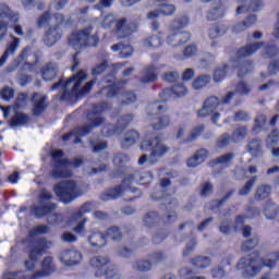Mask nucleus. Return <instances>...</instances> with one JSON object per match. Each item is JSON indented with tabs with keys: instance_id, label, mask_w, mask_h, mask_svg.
<instances>
[{
	"instance_id": "f257e3e1",
	"label": "nucleus",
	"mask_w": 279,
	"mask_h": 279,
	"mask_svg": "<svg viewBox=\"0 0 279 279\" xmlns=\"http://www.w3.org/2000/svg\"><path fill=\"white\" fill-rule=\"evenodd\" d=\"M86 80V74L84 72H80L77 75L72 76L69 81H60L51 87V90H58L61 88L63 90V95L61 99H66L68 97H84L87 93H90V88L95 84V81L87 83L83 88L82 82Z\"/></svg>"
},
{
	"instance_id": "f03ea898",
	"label": "nucleus",
	"mask_w": 279,
	"mask_h": 279,
	"mask_svg": "<svg viewBox=\"0 0 279 279\" xmlns=\"http://www.w3.org/2000/svg\"><path fill=\"white\" fill-rule=\"evenodd\" d=\"M279 260L278 253H270L267 255L266 259L264 260L263 265L258 259L247 256L242 259L236 265V269L242 271L245 278H254L258 271H260L262 267H276V263Z\"/></svg>"
},
{
	"instance_id": "7ed1b4c3",
	"label": "nucleus",
	"mask_w": 279,
	"mask_h": 279,
	"mask_svg": "<svg viewBox=\"0 0 279 279\" xmlns=\"http://www.w3.org/2000/svg\"><path fill=\"white\" fill-rule=\"evenodd\" d=\"M141 149L142 151H150V157L147 159V155H143L138 159V165H145V162H148V165H154V162H156V159L154 158H162V156L169 151V147L162 143V140L159 137L151 140V135L145 136V138L142 141Z\"/></svg>"
},
{
	"instance_id": "20e7f679",
	"label": "nucleus",
	"mask_w": 279,
	"mask_h": 279,
	"mask_svg": "<svg viewBox=\"0 0 279 279\" xmlns=\"http://www.w3.org/2000/svg\"><path fill=\"white\" fill-rule=\"evenodd\" d=\"M186 25H189V16L186 15L177 17L174 21H172L170 23V32L172 34L168 36L167 45L175 49L180 47V45L189 43L191 39V34L189 32H182Z\"/></svg>"
},
{
	"instance_id": "39448f33",
	"label": "nucleus",
	"mask_w": 279,
	"mask_h": 279,
	"mask_svg": "<svg viewBox=\"0 0 279 279\" xmlns=\"http://www.w3.org/2000/svg\"><path fill=\"white\" fill-rule=\"evenodd\" d=\"M26 99L27 96L25 94H20L13 107L5 108L0 106V110L3 112L4 119H8L10 114H13L10 122L12 128H21V125H25V123L29 122V117L21 112V109L25 108L27 104Z\"/></svg>"
},
{
	"instance_id": "423d86ee",
	"label": "nucleus",
	"mask_w": 279,
	"mask_h": 279,
	"mask_svg": "<svg viewBox=\"0 0 279 279\" xmlns=\"http://www.w3.org/2000/svg\"><path fill=\"white\" fill-rule=\"evenodd\" d=\"M68 43L73 49H82V47H97L99 37L90 35V28L81 32H74L70 35Z\"/></svg>"
},
{
	"instance_id": "0eeeda50",
	"label": "nucleus",
	"mask_w": 279,
	"mask_h": 279,
	"mask_svg": "<svg viewBox=\"0 0 279 279\" xmlns=\"http://www.w3.org/2000/svg\"><path fill=\"white\" fill-rule=\"evenodd\" d=\"M223 104L228 102H225L223 99L220 101L219 98L211 96L205 100L203 108L197 111V117L204 118L210 114L213 123H218L221 119L220 110H223Z\"/></svg>"
},
{
	"instance_id": "6e6552de",
	"label": "nucleus",
	"mask_w": 279,
	"mask_h": 279,
	"mask_svg": "<svg viewBox=\"0 0 279 279\" xmlns=\"http://www.w3.org/2000/svg\"><path fill=\"white\" fill-rule=\"evenodd\" d=\"M54 193L60 197L63 204H69V202H73L77 195H82V190H80V186L73 181H63L54 186Z\"/></svg>"
},
{
	"instance_id": "1a4fd4ad",
	"label": "nucleus",
	"mask_w": 279,
	"mask_h": 279,
	"mask_svg": "<svg viewBox=\"0 0 279 279\" xmlns=\"http://www.w3.org/2000/svg\"><path fill=\"white\" fill-rule=\"evenodd\" d=\"M49 245H51V243L47 242V240L45 239H41L37 242H33L31 244L29 260L25 263L26 269L32 270L36 267V263H38V258L43 256V254L45 253V250H47Z\"/></svg>"
},
{
	"instance_id": "9d476101",
	"label": "nucleus",
	"mask_w": 279,
	"mask_h": 279,
	"mask_svg": "<svg viewBox=\"0 0 279 279\" xmlns=\"http://www.w3.org/2000/svg\"><path fill=\"white\" fill-rule=\"evenodd\" d=\"M62 156H64L62 150H52V158L56 161L52 178L56 180H58V178H71V170H69L71 163L62 158Z\"/></svg>"
},
{
	"instance_id": "9b49d317",
	"label": "nucleus",
	"mask_w": 279,
	"mask_h": 279,
	"mask_svg": "<svg viewBox=\"0 0 279 279\" xmlns=\"http://www.w3.org/2000/svg\"><path fill=\"white\" fill-rule=\"evenodd\" d=\"M93 210V205L92 204H85L81 207V209L74 214L70 220H69V226L72 227V230L76 232V234H82L84 232V226L86 223V219L84 215L86 213H90Z\"/></svg>"
},
{
	"instance_id": "f8f14e48",
	"label": "nucleus",
	"mask_w": 279,
	"mask_h": 279,
	"mask_svg": "<svg viewBox=\"0 0 279 279\" xmlns=\"http://www.w3.org/2000/svg\"><path fill=\"white\" fill-rule=\"evenodd\" d=\"M154 177L149 172H135L123 180L122 187L125 193H136V190H130L131 184H149Z\"/></svg>"
},
{
	"instance_id": "ddd939ff",
	"label": "nucleus",
	"mask_w": 279,
	"mask_h": 279,
	"mask_svg": "<svg viewBox=\"0 0 279 279\" xmlns=\"http://www.w3.org/2000/svg\"><path fill=\"white\" fill-rule=\"evenodd\" d=\"M59 260L65 267H73L82 263V253L75 248L65 250L60 253Z\"/></svg>"
},
{
	"instance_id": "4468645a",
	"label": "nucleus",
	"mask_w": 279,
	"mask_h": 279,
	"mask_svg": "<svg viewBox=\"0 0 279 279\" xmlns=\"http://www.w3.org/2000/svg\"><path fill=\"white\" fill-rule=\"evenodd\" d=\"M108 258L104 256H95L89 259V267L93 274L99 278L104 276V274H108Z\"/></svg>"
},
{
	"instance_id": "2eb2a0df",
	"label": "nucleus",
	"mask_w": 279,
	"mask_h": 279,
	"mask_svg": "<svg viewBox=\"0 0 279 279\" xmlns=\"http://www.w3.org/2000/svg\"><path fill=\"white\" fill-rule=\"evenodd\" d=\"M247 135V130L245 128H239L233 132L232 138L230 135L223 134L218 138V147H226L230 143H241L243 138Z\"/></svg>"
},
{
	"instance_id": "dca6fc26",
	"label": "nucleus",
	"mask_w": 279,
	"mask_h": 279,
	"mask_svg": "<svg viewBox=\"0 0 279 279\" xmlns=\"http://www.w3.org/2000/svg\"><path fill=\"white\" fill-rule=\"evenodd\" d=\"M116 27H117L118 38H125V36H130V34L138 29V23L137 22L128 23L125 19H120L117 21Z\"/></svg>"
},
{
	"instance_id": "f3484780",
	"label": "nucleus",
	"mask_w": 279,
	"mask_h": 279,
	"mask_svg": "<svg viewBox=\"0 0 279 279\" xmlns=\"http://www.w3.org/2000/svg\"><path fill=\"white\" fill-rule=\"evenodd\" d=\"M189 95V89L184 84L174 85L171 89H165L161 92L160 97L162 101H167L168 99H178L180 97H184Z\"/></svg>"
},
{
	"instance_id": "a211bd4d",
	"label": "nucleus",
	"mask_w": 279,
	"mask_h": 279,
	"mask_svg": "<svg viewBox=\"0 0 279 279\" xmlns=\"http://www.w3.org/2000/svg\"><path fill=\"white\" fill-rule=\"evenodd\" d=\"M172 14H175V5L166 3V4L159 5V8L154 11H149L146 16L147 19L154 20V19H158L160 15L172 16Z\"/></svg>"
},
{
	"instance_id": "6ab92c4d",
	"label": "nucleus",
	"mask_w": 279,
	"mask_h": 279,
	"mask_svg": "<svg viewBox=\"0 0 279 279\" xmlns=\"http://www.w3.org/2000/svg\"><path fill=\"white\" fill-rule=\"evenodd\" d=\"M53 271H56V265L53 264V258L46 257L41 263V271L36 272L32 279L47 278V276H51Z\"/></svg>"
},
{
	"instance_id": "aec40b11",
	"label": "nucleus",
	"mask_w": 279,
	"mask_h": 279,
	"mask_svg": "<svg viewBox=\"0 0 279 279\" xmlns=\"http://www.w3.org/2000/svg\"><path fill=\"white\" fill-rule=\"evenodd\" d=\"M102 93H107L108 97H114L118 93H121L123 86H125V82H121L118 84H113L112 81H102Z\"/></svg>"
},
{
	"instance_id": "412c9836",
	"label": "nucleus",
	"mask_w": 279,
	"mask_h": 279,
	"mask_svg": "<svg viewBox=\"0 0 279 279\" xmlns=\"http://www.w3.org/2000/svg\"><path fill=\"white\" fill-rule=\"evenodd\" d=\"M117 17L112 13H101L99 19H95L93 24L102 29H110Z\"/></svg>"
},
{
	"instance_id": "4be33fe9",
	"label": "nucleus",
	"mask_w": 279,
	"mask_h": 279,
	"mask_svg": "<svg viewBox=\"0 0 279 279\" xmlns=\"http://www.w3.org/2000/svg\"><path fill=\"white\" fill-rule=\"evenodd\" d=\"M29 53V48H26L22 51L21 56L17 57V59L8 68L9 73H12V71H15L19 69H29V63L25 61V58H27V54Z\"/></svg>"
},
{
	"instance_id": "5701e85b",
	"label": "nucleus",
	"mask_w": 279,
	"mask_h": 279,
	"mask_svg": "<svg viewBox=\"0 0 279 279\" xmlns=\"http://www.w3.org/2000/svg\"><path fill=\"white\" fill-rule=\"evenodd\" d=\"M60 38H62V31L60 27L50 28L44 37V43L47 47H52V45H56Z\"/></svg>"
},
{
	"instance_id": "b1692460",
	"label": "nucleus",
	"mask_w": 279,
	"mask_h": 279,
	"mask_svg": "<svg viewBox=\"0 0 279 279\" xmlns=\"http://www.w3.org/2000/svg\"><path fill=\"white\" fill-rule=\"evenodd\" d=\"M247 93H250V85H246L245 82H240L235 87V92H231L225 96L223 102L230 104L236 95H247Z\"/></svg>"
},
{
	"instance_id": "393cba45",
	"label": "nucleus",
	"mask_w": 279,
	"mask_h": 279,
	"mask_svg": "<svg viewBox=\"0 0 279 279\" xmlns=\"http://www.w3.org/2000/svg\"><path fill=\"white\" fill-rule=\"evenodd\" d=\"M234 71V62H229L226 65H222L215 70L214 72V82H222L226 78L227 73Z\"/></svg>"
},
{
	"instance_id": "a878e982",
	"label": "nucleus",
	"mask_w": 279,
	"mask_h": 279,
	"mask_svg": "<svg viewBox=\"0 0 279 279\" xmlns=\"http://www.w3.org/2000/svg\"><path fill=\"white\" fill-rule=\"evenodd\" d=\"M47 97L40 95V94H35L33 96V104H34V109L33 112L34 114L38 116L47 108V104L45 102Z\"/></svg>"
},
{
	"instance_id": "bb28decb",
	"label": "nucleus",
	"mask_w": 279,
	"mask_h": 279,
	"mask_svg": "<svg viewBox=\"0 0 279 279\" xmlns=\"http://www.w3.org/2000/svg\"><path fill=\"white\" fill-rule=\"evenodd\" d=\"M208 158V150L201 149L187 160V167H197Z\"/></svg>"
},
{
	"instance_id": "cd10ccee",
	"label": "nucleus",
	"mask_w": 279,
	"mask_h": 279,
	"mask_svg": "<svg viewBox=\"0 0 279 279\" xmlns=\"http://www.w3.org/2000/svg\"><path fill=\"white\" fill-rule=\"evenodd\" d=\"M156 71H158V68H156V65H149L148 68H146L143 71L142 83L149 84V82H156V80H158Z\"/></svg>"
},
{
	"instance_id": "c85d7f7f",
	"label": "nucleus",
	"mask_w": 279,
	"mask_h": 279,
	"mask_svg": "<svg viewBox=\"0 0 279 279\" xmlns=\"http://www.w3.org/2000/svg\"><path fill=\"white\" fill-rule=\"evenodd\" d=\"M106 235L97 232H92L88 236V243L92 247H104L106 245Z\"/></svg>"
},
{
	"instance_id": "c756f323",
	"label": "nucleus",
	"mask_w": 279,
	"mask_h": 279,
	"mask_svg": "<svg viewBox=\"0 0 279 279\" xmlns=\"http://www.w3.org/2000/svg\"><path fill=\"white\" fill-rule=\"evenodd\" d=\"M138 138H141V135L138 134V132L129 131L126 132L124 140L121 143V146L123 147V149H128V147H132V145H134V143H136Z\"/></svg>"
},
{
	"instance_id": "7c9ffc66",
	"label": "nucleus",
	"mask_w": 279,
	"mask_h": 279,
	"mask_svg": "<svg viewBox=\"0 0 279 279\" xmlns=\"http://www.w3.org/2000/svg\"><path fill=\"white\" fill-rule=\"evenodd\" d=\"M43 78L46 82H51V80H54V77L58 75V66L56 63H50L46 65V68L41 72Z\"/></svg>"
},
{
	"instance_id": "2f4dec72",
	"label": "nucleus",
	"mask_w": 279,
	"mask_h": 279,
	"mask_svg": "<svg viewBox=\"0 0 279 279\" xmlns=\"http://www.w3.org/2000/svg\"><path fill=\"white\" fill-rule=\"evenodd\" d=\"M208 84H210V76L201 75L192 82V88L193 90H202V88H206Z\"/></svg>"
},
{
	"instance_id": "473e14b6",
	"label": "nucleus",
	"mask_w": 279,
	"mask_h": 279,
	"mask_svg": "<svg viewBox=\"0 0 279 279\" xmlns=\"http://www.w3.org/2000/svg\"><path fill=\"white\" fill-rule=\"evenodd\" d=\"M16 49H19V39H14V41L7 48L4 54L0 59V66H3V63L8 62V56L14 53Z\"/></svg>"
},
{
	"instance_id": "72a5a7b5",
	"label": "nucleus",
	"mask_w": 279,
	"mask_h": 279,
	"mask_svg": "<svg viewBox=\"0 0 279 279\" xmlns=\"http://www.w3.org/2000/svg\"><path fill=\"white\" fill-rule=\"evenodd\" d=\"M256 23V16L252 15L245 20L244 23H240L236 26H234L233 32L234 34H239V32H243V29H247V27H252Z\"/></svg>"
},
{
	"instance_id": "f704fd0d",
	"label": "nucleus",
	"mask_w": 279,
	"mask_h": 279,
	"mask_svg": "<svg viewBox=\"0 0 279 279\" xmlns=\"http://www.w3.org/2000/svg\"><path fill=\"white\" fill-rule=\"evenodd\" d=\"M263 43H256V44H252L246 46L245 48H242L240 50L241 56H252V53H256V51H258V49H260L263 47Z\"/></svg>"
},
{
	"instance_id": "c9c22d12",
	"label": "nucleus",
	"mask_w": 279,
	"mask_h": 279,
	"mask_svg": "<svg viewBox=\"0 0 279 279\" xmlns=\"http://www.w3.org/2000/svg\"><path fill=\"white\" fill-rule=\"evenodd\" d=\"M56 205L51 203H47L44 207H34L33 213L36 217H43V215H47L50 210H54Z\"/></svg>"
},
{
	"instance_id": "e433bc0d",
	"label": "nucleus",
	"mask_w": 279,
	"mask_h": 279,
	"mask_svg": "<svg viewBox=\"0 0 279 279\" xmlns=\"http://www.w3.org/2000/svg\"><path fill=\"white\" fill-rule=\"evenodd\" d=\"M192 265L198 269H206V267H210V258L198 256L192 260Z\"/></svg>"
},
{
	"instance_id": "4c0bfd02",
	"label": "nucleus",
	"mask_w": 279,
	"mask_h": 279,
	"mask_svg": "<svg viewBox=\"0 0 279 279\" xmlns=\"http://www.w3.org/2000/svg\"><path fill=\"white\" fill-rule=\"evenodd\" d=\"M160 45H162V39L159 36H153L144 40V47L146 49L160 47Z\"/></svg>"
},
{
	"instance_id": "58836bf2",
	"label": "nucleus",
	"mask_w": 279,
	"mask_h": 279,
	"mask_svg": "<svg viewBox=\"0 0 279 279\" xmlns=\"http://www.w3.org/2000/svg\"><path fill=\"white\" fill-rule=\"evenodd\" d=\"M88 132H90V129H88V126H84L82 129H76L72 133L64 135L63 141H70V138H73V136H77V137L86 136V134H88Z\"/></svg>"
},
{
	"instance_id": "ea45409f",
	"label": "nucleus",
	"mask_w": 279,
	"mask_h": 279,
	"mask_svg": "<svg viewBox=\"0 0 279 279\" xmlns=\"http://www.w3.org/2000/svg\"><path fill=\"white\" fill-rule=\"evenodd\" d=\"M262 2L260 0H252L251 2V7H245V5H240L238 7V14H242V12H245V10H252L253 12H256V10H258V8H260Z\"/></svg>"
},
{
	"instance_id": "a19ab883",
	"label": "nucleus",
	"mask_w": 279,
	"mask_h": 279,
	"mask_svg": "<svg viewBox=\"0 0 279 279\" xmlns=\"http://www.w3.org/2000/svg\"><path fill=\"white\" fill-rule=\"evenodd\" d=\"M94 112V121L98 122H93L92 128H98V125L101 123V118L99 117V112H104V105L95 106L93 109Z\"/></svg>"
},
{
	"instance_id": "79ce46f5",
	"label": "nucleus",
	"mask_w": 279,
	"mask_h": 279,
	"mask_svg": "<svg viewBox=\"0 0 279 279\" xmlns=\"http://www.w3.org/2000/svg\"><path fill=\"white\" fill-rule=\"evenodd\" d=\"M235 228H236V230L242 228L243 236H245V238H247V236H250V234H252L251 227H243V217L236 218Z\"/></svg>"
},
{
	"instance_id": "37998d69",
	"label": "nucleus",
	"mask_w": 279,
	"mask_h": 279,
	"mask_svg": "<svg viewBox=\"0 0 279 279\" xmlns=\"http://www.w3.org/2000/svg\"><path fill=\"white\" fill-rule=\"evenodd\" d=\"M169 123H170L169 117L163 116L162 118H158L157 122L153 123V128L154 130H162V128H167Z\"/></svg>"
},
{
	"instance_id": "c03bdc74",
	"label": "nucleus",
	"mask_w": 279,
	"mask_h": 279,
	"mask_svg": "<svg viewBox=\"0 0 279 279\" xmlns=\"http://www.w3.org/2000/svg\"><path fill=\"white\" fill-rule=\"evenodd\" d=\"M270 193L271 187L269 185H263L259 189H257L256 197L259 199H265V197H269Z\"/></svg>"
},
{
	"instance_id": "a18cd8bd",
	"label": "nucleus",
	"mask_w": 279,
	"mask_h": 279,
	"mask_svg": "<svg viewBox=\"0 0 279 279\" xmlns=\"http://www.w3.org/2000/svg\"><path fill=\"white\" fill-rule=\"evenodd\" d=\"M107 239H112V241H118V239H121V231H119V228L113 227L108 229L107 235H105Z\"/></svg>"
},
{
	"instance_id": "49530a36",
	"label": "nucleus",
	"mask_w": 279,
	"mask_h": 279,
	"mask_svg": "<svg viewBox=\"0 0 279 279\" xmlns=\"http://www.w3.org/2000/svg\"><path fill=\"white\" fill-rule=\"evenodd\" d=\"M257 245H258V239L254 238V239L248 240L242 244V251L250 252V250H254V247Z\"/></svg>"
},
{
	"instance_id": "de8ad7c7",
	"label": "nucleus",
	"mask_w": 279,
	"mask_h": 279,
	"mask_svg": "<svg viewBox=\"0 0 279 279\" xmlns=\"http://www.w3.org/2000/svg\"><path fill=\"white\" fill-rule=\"evenodd\" d=\"M134 267L137 269V271H149V269H151V262H137Z\"/></svg>"
},
{
	"instance_id": "09e8293b",
	"label": "nucleus",
	"mask_w": 279,
	"mask_h": 279,
	"mask_svg": "<svg viewBox=\"0 0 279 279\" xmlns=\"http://www.w3.org/2000/svg\"><path fill=\"white\" fill-rule=\"evenodd\" d=\"M221 16H223V9L218 8L210 11L209 14L207 15V19L209 21H217V19H221Z\"/></svg>"
},
{
	"instance_id": "8fccbe9b",
	"label": "nucleus",
	"mask_w": 279,
	"mask_h": 279,
	"mask_svg": "<svg viewBox=\"0 0 279 279\" xmlns=\"http://www.w3.org/2000/svg\"><path fill=\"white\" fill-rule=\"evenodd\" d=\"M47 232H49V227L48 226H39V227L34 228L29 232V236H36L38 234H47Z\"/></svg>"
},
{
	"instance_id": "3c124183",
	"label": "nucleus",
	"mask_w": 279,
	"mask_h": 279,
	"mask_svg": "<svg viewBox=\"0 0 279 279\" xmlns=\"http://www.w3.org/2000/svg\"><path fill=\"white\" fill-rule=\"evenodd\" d=\"M0 95L4 99V101H10V99L14 97V89L5 87L1 90Z\"/></svg>"
},
{
	"instance_id": "603ef678",
	"label": "nucleus",
	"mask_w": 279,
	"mask_h": 279,
	"mask_svg": "<svg viewBox=\"0 0 279 279\" xmlns=\"http://www.w3.org/2000/svg\"><path fill=\"white\" fill-rule=\"evenodd\" d=\"M266 143H267L268 147H274V145H276V143H278V131H272L269 134Z\"/></svg>"
},
{
	"instance_id": "864d4df0",
	"label": "nucleus",
	"mask_w": 279,
	"mask_h": 279,
	"mask_svg": "<svg viewBox=\"0 0 279 279\" xmlns=\"http://www.w3.org/2000/svg\"><path fill=\"white\" fill-rule=\"evenodd\" d=\"M11 22L13 23L12 27L15 34H17V36H23V28L21 27V25H19V17L17 16L11 17Z\"/></svg>"
},
{
	"instance_id": "5fc2aeb1",
	"label": "nucleus",
	"mask_w": 279,
	"mask_h": 279,
	"mask_svg": "<svg viewBox=\"0 0 279 279\" xmlns=\"http://www.w3.org/2000/svg\"><path fill=\"white\" fill-rule=\"evenodd\" d=\"M197 53V46L190 45L184 49L183 56L185 58H191Z\"/></svg>"
},
{
	"instance_id": "6e6d98bb",
	"label": "nucleus",
	"mask_w": 279,
	"mask_h": 279,
	"mask_svg": "<svg viewBox=\"0 0 279 279\" xmlns=\"http://www.w3.org/2000/svg\"><path fill=\"white\" fill-rule=\"evenodd\" d=\"M254 182H256V177H254L252 180H250L245 186L240 191V195H247L250 191H252V186H254Z\"/></svg>"
},
{
	"instance_id": "4d7b16f0",
	"label": "nucleus",
	"mask_w": 279,
	"mask_h": 279,
	"mask_svg": "<svg viewBox=\"0 0 279 279\" xmlns=\"http://www.w3.org/2000/svg\"><path fill=\"white\" fill-rule=\"evenodd\" d=\"M132 53H134L132 46H122L120 50L121 58H130Z\"/></svg>"
},
{
	"instance_id": "13d9d810",
	"label": "nucleus",
	"mask_w": 279,
	"mask_h": 279,
	"mask_svg": "<svg viewBox=\"0 0 279 279\" xmlns=\"http://www.w3.org/2000/svg\"><path fill=\"white\" fill-rule=\"evenodd\" d=\"M119 131L114 129L112 124H109L102 129V135L104 136H113V134H117Z\"/></svg>"
},
{
	"instance_id": "bf43d9fd",
	"label": "nucleus",
	"mask_w": 279,
	"mask_h": 279,
	"mask_svg": "<svg viewBox=\"0 0 279 279\" xmlns=\"http://www.w3.org/2000/svg\"><path fill=\"white\" fill-rule=\"evenodd\" d=\"M202 132H204V126L201 125V126L196 128V129L192 132L191 136L187 137L185 141H186L187 143H191V141H195V138H197V137L199 136V134H202Z\"/></svg>"
},
{
	"instance_id": "052dcab7",
	"label": "nucleus",
	"mask_w": 279,
	"mask_h": 279,
	"mask_svg": "<svg viewBox=\"0 0 279 279\" xmlns=\"http://www.w3.org/2000/svg\"><path fill=\"white\" fill-rule=\"evenodd\" d=\"M114 0H100L98 4L95 5L96 10H104V8H111Z\"/></svg>"
},
{
	"instance_id": "680f3d73",
	"label": "nucleus",
	"mask_w": 279,
	"mask_h": 279,
	"mask_svg": "<svg viewBox=\"0 0 279 279\" xmlns=\"http://www.w3.org/2000/svg\"><path fill=\"white\" fill-rule=\"evenodd\" d=\"M193 77H195V71H193V69H186L183 72V75H182L183 82H190V80H193Z\"/></svg>"
},
{
	"instance_id": "e2e57ef3",
	"label": "nucleus",
	"mask_w": 279,
	"mask_h": 279,
	"mask_svg": "<svg viewBox=\"0 0 279 279\" xmlns=\"http://www.w3.org/2000/svg\"><path fill=\"white\" fill-rule=\"evenodd\" d=\"M232 158H234V155L227 154L225 156L219 157L217 160V163L218 165H228L230 162V160H232Z\"/></svg>"
},
{
	"instance_id": "0e129e2a",
	"label": "nucleus",
	"mask_w": 279,
	"mask_h": 279,
	"mask_svg": "<svg viewBox=\"0 0 279 279\" xmlns=\"http://www.w3.org/2000/svg\"><path fill=\"white\" fill-rule=\"evenodd\" d=\"M8 16H11L10 8L8 4H0V19H5Z\"/></svg>"
},
{
	"instance_id": "69168bd1",
	"label": "nucleus",
	"mask_w": 279,
	"mask_h": 279,
	"mask_svg": "<svg viewBox=\"0 0 279 279\" xmlns=\"http://www.w3.org/2000/svg\"><path fill=\"white\" fill-rule=\"evenodd\" d=\"M179 77H180V74H178V72H169L165 74L163 80L166 82H175V80H178Z\"/></svg>"
},
{
	"instance_id": "338daca9",
	"label": "nucleus",
	"mask_w": 279,
	"mask_h": 279,
	"mask_svg": "<svg viewBox=\"0 0 279 279\" xmlns=\"http://www.w3.org/2000/svg\"><path fill=\"white\" fill-rule=\"evenodd\" d=\"M122 101L124 104H133V101H136V95L129 93L122 96Z\"/></svg>"
},
{
	"instance_id": "774afa93",
	"label": "nucleus",
	"mask_w": 279,
	"mask_h": 279,
	"mask_svg": "<svg viewBox=\"0 0 279 279\" xmlns=\"http://www.w3.org/2000/svg\"><path fill=\"white\" fill-rule=\"evenodd\" d=\"M124 162H128V156H125V155H117L113 158V163L117 166L123 165Z\"/></svg>"
}]
</instances>
